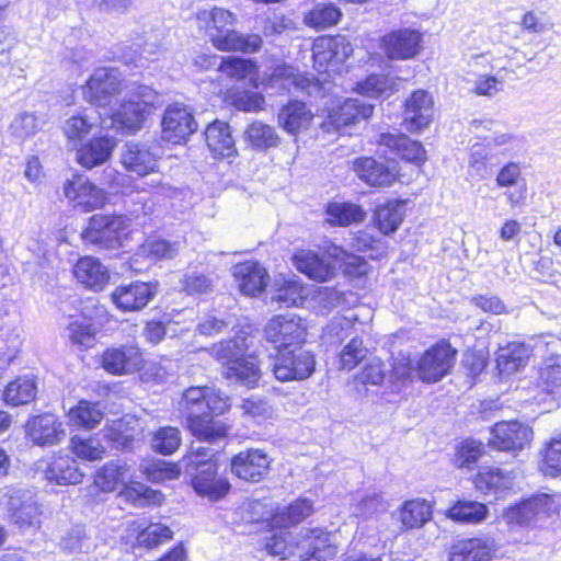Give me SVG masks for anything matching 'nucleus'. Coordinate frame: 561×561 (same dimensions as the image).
<instances>
[{"label":"nucleus","instance_id":"1","mask_svg":"<svg viewBox=\"0 0 561 561\" xmlns=\"http://www.w3.org/2000/svg\"><path fill=\"white\" fill-rule=\"evenodd\" d=\"M180 410L186 416V423L193 436L199 440L213 443L227 434V427L214 415L224 414L230 407L229 398L214 387H191L179 402Z\"/></svg>","mask_w":561,"mask_h":561},{"label":"nucleus","instance_id":"2","mask_svg":"<svg viewBox=\"0 0 561 561\" xmlns=\"http://www.w3.org/2000/svg\"><path fill=\"white\" fill-rule=\"evenodd\" d=\"M197 26L209 37L214 47L222 51L253 54L262 46L259 35H243L232 30L236 18L222 8L199 10L196 13Z\"/></svg>","mask_w":561,"mask_h":561},{"label":"nucleus","instance_id":"3","mask_svg":"<svg viewBox=\"0 0 561 561\" xmlns=\"http://www.w3.org/2000/svg\"><path fill=\"white\" fill-rule=\"evenodd\" d=\"M248 339L249 336L241 332L233 339L213 345L210 353L222 364L227 379L254 387L261 378V370L256 359L247 355L249 350Z\"/></svg>","mask_w":561,"mask_h":561},{"label":"nucleus","instance_id":"4","mask_svg":"<svg viewBox=\"0 0 561 561\" xmlns=\"http://www.w3.org/2000/svg\"><path fill=\"white\" fill-rule=\"evenodd\" d=\"M213 456V453L198 448L196 453L186 456L183 462L196 493L218 500L228 492L230 484L226 479L217 477V466Z\"/></svg>","mask_w":561,"mask_h":561},{"label":"nucleus","instance_id":"5","mask_svg":"<svg viewBox=\"0 0 561 561\" xmlns=\"http://www.w3.org/2000/svg\"><path fill=\"white\" fill-rule=\"evenodd\" d=\"M157 102L158 95L150 87L138 85L131 89L128 98H124L119 105L111 106L112 127L136 133Z\"/></svg>","mask_w":561,"mask_h":561},{"label":"nucleus","instance_id":"6","mask_svg":"<svg viewBox=\"0 0 561 561\" xmlns=\"http://www.w3.org/2000/svg\"><path fill=\"white\" fill-rule=\"evenodd\" d=\"M130 231V220L122 215L96 214L89 218L81 237L85 244L100 250H115L124 244Z\"/></svg>","mask_w":561,"mask_h":561},{"label":"nucleus","instance_id":"7","mask_svg":"<svg viewBox=\"0 0 561 561\" xmlns=\"http://www.w3.org/2000/svg\"><path fill=\"white\" fill-rule=\"evenodd\" d=\"M561 507V494H537L530 499L507 507L503 520L510 529L530 526L540 517L557 514Z\"/></svg>","mask_w":561,"mask_h":561},{"label":"nucleus","instance_id":"8","mask_svg":"<svg viewBox=\"0 0 561 561\" xmlns=\"http://www.w3.org/2000/svg\"><path fill=\"white\" fill-rule=\"evenodd\" d=\"M314 368L313 354L301 345L278 351L272 363V371L279 381L305 380Z\"/></svg>","mask_w":561,"mask_h":561},{"label":"nucleus","instance_id":"9","mask_svg":"<svg viewBox=\"0 0 561 561\" xmlns=\"http://www.w3.org/2000/svg\"><path fill=\"white\" fill-rule=\"evenodd\" d=\"M4 496L10 520L21 531L41 527L43 512L32 491L10 488Z\"/></svg>","mask_w":561,"mask_h":561},{"label":"nucleus","instance_id":"10","mask_svg":"<svg viewBox=\"0 0 561 561\" xmlns=\"http://www.w3.org/2000/svg\"><path fill=\"white\" fill-rule=\"evenodd\" d=\"M264 333L266 340L280 351L300 346L306 341L307 325L302 318L288 312L273 317Z\"/></svg>","mask_w":561,"mask_h":561},{"label":"nucleus","instance_id":"11","mask_svg":"<svg viewBox=\"0 0 561 561\" xmlns=\"http://www.w3.org/2000/svg\"><path fill=\"white\" fill-rule=\"evenodd\" d=\"M122 81V73L116 68L100 67L82 87L83 99L99 107H111L113 98L121 91Z\"/></svg>","mask_w":561,"mask_h":561},{"label":"nucleus","instance_id":"12","mask_svg":"<svg viewBox=\"0 0 561 561\" xmlns=\"http://www.w3.org/2000/svg\"><path fill=\"white\" fill-rule=\"evenodd\" d=\"M539 383L516 390V398L527 403H541L556 389L561 387V356L546 357L538 369Z\"/></svg>","mask_w":561,"mask_h":561},{"label":"nucleus","instance_id":"13","mask_svg":"<svg viewBox=\"0 0 561 561\" xmlns=\"http://www.w3.org/2000/svg\"><path fill=\"white\" fill-rule=\"evenodd\" d=\"M62 190L69 203L83 211L102 208L107 202L106 192L82 174H73L66 180Z\"/></svg>","mask_w":561,"mask_h":561},{"label":"nucleus","instance_id":"14","mask_svg":"<svg viewBox=\"0 0 561 561\" xmlns=\"http://www.w3.org/2000/svg\"><path fill=\"white\" fill-rule=\"evenodd\" d=\"M533 440V430L518 421H502L491 428L489 445L493 449L518 453L528 447Z\"/></svg>","mask_w":561,"mask_h":561},{"label":"nucleus","instance_id":"15","mask_svg":"<svg viewBox=\"0 0 561 561\" xmlns=\"http://www.w3.org/2000/svg\"><path fill=\"white\" fill-rule=\"evenodd\" d=\"M456 351L448 343H438L427 350L417 364L419 378L427 383L443 379L455 364Z\"/></svg>","mask_w":561,"mask_h":561},{"label":"nucleus","instance_id":"16","mask_svg":"<svg viewBox=\"0 0 561 561\" xmlns=\"http://www.w3.org/2000/svg\"><path fill=\"white\" fill-rule=\"evenodd\" d=\"M161 125L162 139L174 145L184 142L197 128L191 111L180 103L165 108Z\"/></svg>","mask_w":561,"mask_h":561},{"label":"nucleus","instance_id":"17","mask_svg":"<svg viewBox=\"0 0 561 561\" xmlns=\"http://www.w3.org/2000/svg\"><path fill=\"white\" fill-rule=\"evenodd\" d=\"M144 364L142 353L135 345L108 347L101 357L103 369L114 376L130 375L139 371Z\"/></svg>","mask_w":561,"mask_h":561},{"label":"nucleus","instance_id":"18","mask_svg":"<svg viewBox=\"0 0 561 561\" xmlns=\"http://www.w3.org/2000/svg\"><path fill=\"white\" fill-rule=\"evenodd\" d=\"M423 35L413 28H401L386 34L381 47L390 59L405 60L415 57L422 49Z\"/></svg>","mask_w":561,"mask_h":561},{"label":"nucleus","instance_id":"19","mask_svg":"<svg viewBox=\"0 0 561 561\" xmlns=\"http://www.w3.org/2000/svg\"><path fill=\"white\" fill-rule=\"evenodd\" d=\"M156 294V284L131 282L116 287L111 294V299L117 309L124 312H134L144 309Z\"/></svg>","mask_w":561,"mask_h":561},{"label":"nucleus","instance_id":"20","mask_svg":"<svg viewBox=\"0 0 561 561\" xmlns=\"http://www.w3.org/2000/svg\"><path fill=\"white\" fill-rule=\"evenodd\" d=\"M434 117V102L428 92L417 90L405 101L403 125L410 133L427 128Z\"/></svg>","mask_w":561,"mask_h":561},{"label":"nucleus","instance_id":"21","mask_svg":"<svg viewBox=\"0 0 561 561\" xmlns=\"http://www.w3.org/2000/svg\"><path fill=\"white\" fill-rule=\"evenodd\" d=\"M294 266L312 280L324 283L336 274V264L329 256V249L324 255H319L311 250H300L293 256Z\"/></svg>","mask_w":561,"mask_h":561},{"label":"nucleus","instance_id":"22","mask_svg":"<svg viewBox=\"0 0 561 561\" xmlns=\"http://www.w3.org/2000/svg\"><path fill=\"white\" fill-rule=\"evenodd\" d=\"M271 459L261 449H247L231 459V472L241 480L261 481L270 470Z\"/></svg>","mask_w":561,"mask_h":561},{"label":"nucleus","instance_id":"23","mask_svg":"<svg viewBox=\"0 0 561 561\" xmlns=\"http://www.w3.org/2000/svg\"><path fill=\"white\" fill-rule=\"evenodd\" d=\"M26 435L37 446H51L64 439L66 431L57 415L44 413L27 421Z\"/></svg>","mask_w":561,"mask_h":561},{"label":"nucleus","instance_id":"24","mask_svg":"<svg viewBox=\"0 0 561 561\" xmlns=\"http://www.w3.org/2000/svg\"><path fill=\"white\" fill-rule=\"evenodd\" d=\"M300 557L319 558L327 561L336 556L339 548L336 536L321 528L307 530V534L299 540Z\"/></svg>","mask_w":561,"mask_h":561},{"label":"nucleus","instance_id":"25","mask_svg":"<svg viewBox=\"0 0 561 561\" xmlns=\"http://www.w3.org/2000/svg\"><path fill=\"white\" fill-rule=\"evenodd\" d=\"M99 308L93 301L84 304L80 314H70L69 323L67 327L68 339L73 344L81 348H90L94 345L96 329L92 323V309Z\"/></svg>","mask_w":561,"mask_h":561},{"label":"nucleus","instance_id":"26","mask_svg":"<svg viewBox=\"0 0 561 561\" xmlns=\"http://www.w3.org/2000/svg\"><path fill=\"white\" fill-rule=\"evenodd\" d=\"M233 276L240 291L245 296L255 297L266 287L268 274L259 262H243L233 267Z\"/></svg>","mask_w":561,"mask_h":561},{"label":"nucleus","instance_id":"27","mask_svg":"<svg viewBox=\"0 0 561 561\" xmlns=\"http://www.w3.org/2000/svg\"><path fill=\"white\" fill-rule=\"evenodd\" d=\"M178 252L175 243L161 239L147 240L133 255L129 266L135 272H141L156 261L174 257Z\"/></svg>","mask_w":561,"mask_h":561},{"label":"nucleus","instance_id":"28","mask_svg":"<svg viewBox=\"0 0 561 561\" xmlns=\"http://www.w3.org/2000/svg\"><path fill=\"white\" fill-rule=\"evenodd\" d=\"M390 153L408 162L421 165L426 160V152L421 142L410 139L403 134H381L378 140Z\"/></svg>","mask_w":561,"mask_h":561},{"label":"nucleus","instance_id":"29","mask_svg":"<svg viewBox=\"0 0 561 561\" xmlns=\"http://www.w3.org/2000/svg\"><path fill=\"white\" fill-rule=\"evenodd\" d=\"M121 160L126 170L141 176L154 172L158 167L157 154L142 144L127 142Z\"/></svg>","mask_w":561,"mask_h":561},{"label":"nucleus","instance_id":"30","mask_svg":"<svg viewBox=\"0 0 561 561\" xmlns=\"http://www.w3.org/2000/svg\"><path fill=\"white\" fill-rule=\"evenodd\" d=\"M73 275L80 284L93 291L103 290L110 280L107 267L93 256L79 259L73 266Z\"/></svg>","mask_w":561,"mask_h":561},{"label":"nucleus","instance_id":"31","mask_svg":"<svg viewBox=\"0 0 561 561\" xmlns=\"http://www.w3.org/2000/svg\"><path fill=\"white\" fill-rule=\"evenodd\" d=\"M116 141L110 136L94 137L88 142H82L77 149V161L80 165L87 169L101 165L106 162L114 148Z\"/></svg>","mask_w":561,"mask_h":561},{"label":"nucleus","instance_id":"32","mask_svg":"<svg viewBox=\"0 0 561 561\" xmlns=\"http://www.w3.org/2000/svg\"><path fill=\"white\" fill-rule=\"evenodd\" d=\"M433 505L424 499L416 497L404 501L393 513V517L401 524V528L417 529L431 520Z\"/></svg>","mask_w":561,"mask_h":561},{"label":"nucleus","instance_id":"33","mask_svg":"<svg viewBox=\"0 0 561 561\" xmlns=\"http://www.w3.org/2000/svg\"><path fill=\"white\" fill-rule=\"evenodd\" d=\"M353 168L355 173L371 186H388L397 176L394 168L386 167L369 157L356 159L353 163Z\"/></svg>","mask_w":561,"mask_h":561},{"label":"nucleus","instance_id":"34","mask_svg":"<svg viewBox=\"0 0 561 561\" xmlns=\"http://www.w3.org/2000/svg\"><path fill=\"white\" fill-rule=\"evenodd\" d=\"M371 104L359 101L358 99H346L337 108L329 114V124L335 129L355 124L358 121L366 119L373 114Z\"/></svg>","mask_w":561,"mask_h":561},{"label":"nucleus","instance_id":"35","mask_svg":"<svg viewBox=\"0 0 561 561\" xmlns=\"http://www.w3.org/2000/svg\"><path fill=\"white\" fill-rule=\"evenodd\" d=\"M531 350L529 346L519 342H512L501 346L496 354V368L502 376H510L520 368L525 367Z\"/></svg>","mask_w":561,"mask_h":561},{"label":"nucleus","instance_id":"36","mask_svg":"<svg viewBox=\"0 0 561 561\" xmlns=\"http://www.w3.org/2000/svg\"><path fill=\"white\" fill-rule=\"evenodd\" d=\"M493 547L481 538L461 539L451 546L449 561H490Z\"/></svg>","mask_w":561,"mask_h":561},{"label":"nucleus","instance_id":"37","mask_svg":"<svg viewBox=\"0 0 561 561\" xmlns=\"http://www.w3.org/2000/svg\"><path fill=\"white\" fill-rule=\"evenodd\" d=\"M98 118L92 114L79 112L67 118L61 126V130L67 139V144L72 149L78 148L96 126Z\"/></svg>","mask_w":561,"mask_h":561},{"label":"nucleus","instance_id":"38","mask_svg":"<svg viewBox=\"0 0 561 561\" xmlns=\"http://www.w3.org/2000/svg\"><path fill=\"white\" fill-rule=\"evenodd\" d=\"M313 118L311 110L302 102H291L282 107L278 124L288 134L296 135L307 129Z\"/></svg>","mask_w":561,"mask_h":561},{"label":"nucleus","instance_id":"39","mask_svg":"<svg viewBox=\"0 0 561 561\" xmlns=\"http://www.w3.org/2000/svg\"><path fill=\"white\" fill-rule=\"evenodd\" d=\"M45 477L59 485L78 484L82 481L83 473L76 460L69 456H56L45 469Z\"/></svg>","mask_w":561,"mask_h":561},{"label":"nucleus","instance_id":"40","mask_svg":"<svg viewBox=\"0 0 561 561\" xmlns=\"http://www.w3.org/2000/svg\"><path fill=\"white\" fill-rule=\"evenodd\" d=\"M272 529L265 538V550L280 559H287L294 556L296 551L300 552L299 540H296L286 526H274L271 522Z\"/></svg>","mask_w":561,"mask_h":561},{"label":"nucleus","instance_id":"41","mask_svg":"<svg viewBox=\"0 0 561 561\" xmlns=\"http://www.w3.org/2000/svg\"><path fill=\"white\" fill-rule=\"evenodd\" d=\"M205 137L215 156L229 158L236 152L234 139L227 123L215 121L206 128Z\"/></svg>","mask_w":561,"mask_h":561},{"label":"nucleus","instance_id":"42","mask_svg":"<svg viewBox=\"0 0 561 561\" xmlns=\"http://www.w3.org/2000/svg\"><path fill=\"white\" fill-rule=\"evenodd\" d=\"M513 471H505L496 467H482L474 480L476 486L481 492H494L510 490L515 481Z\"/></svg>","mask_w":561,"mask_h":561},{"label":"nucleus","instance_id":"43","mask_svg":"<svg viewBox=\"0 0 561 561\" xmlns=\"http://www.w3.org/2000/svg\"><path fill=\"white\" fill-rule=\"evenodd\" d=\"M405 216V203L402 201H388L380 205L375 213L377 228L383 234L397 231Z\"/></svg>","mask_w":561,"mask_h":561},{"label":"nucleus","instance_id":"44","mask_svg":"<svg viewBox=\"0 0 561 561\" xmlns=\"http://www.w3.org/2000/svg\"><path fill=\"white\" fill-rule=\"evenodd\" d=\"M400 88V79L383 75H370L357 83V92L368 98H388Z\"/></svg>","mask_w":561,"mask_h":561},{"label":"nucleus","instance_id":"45","mask_svg":"<svg viewBox=\"0 0 561 561\" xmlns=\"http://www.w3.org/2000/svg\"><path fill=\"white\" fill-rule=\"evenodd\" d=\"M313 503L310 500L298 499L274 514L272 523L274 526H286L290 528L309 517L313 513Z\"/></svg>","mask_w":561,"mask_h":561},{"label":"nucleus","instance_id":"46","mask_svg":"<svg viewBox=\"0 0 561 561\" xmlns=\"http://www.w3.org/2000/svg\"><path fill=\"white\" fill-rule=\"evenodd\" d=\"M128 468L119 461H108L94 476V484L103 492H112L125 484Z\"/></svg>","mask_w":561,"mask_h":561},{"label":"nucleus","instance_id":"47","mask_svg":"<svg viewBox=\"0 0 561 561\" xmlns=\"http://www.w3.org/2000/svg\"><path fill=\"white\" fill-rule=\"evenodd\" d=\"M327 221L334 226H350L362 222L366 213L355 204L333 202L327 206Z\"/></svg>","mask_w":561,"mask_h":561},{"label":"nucleus","instance_id":"48","mask_svg":"<svg viewBox=\"0 0 561 561\" xmlns=\"http://www.w3.org/2000/svg\"><path fill=\"white\" fill-rule=\"evenodd\" d=\"M329 256L334 259L335 264L343 267V273L350 278H359L369 271V264L363 257L348 253L337 245L329 247Z\"/></svg>","mask_w":561,"mask_h":561},{"label":"nucleus","instance_id":"49","mask_svg":"<svg viewBox=\"0 0 561 561\" xmlns=\"http://www.w3.org/2000/svg\"><path fill=\"white\" fill-rule=\"evenodd\" d=\"M489 510L486 505L476 501H458L446 512V516L455 522L478 524L484 520Z\"/></svg>","mask_w":561,"mask_h":561},{"label":"nucleus","instance_id":"50","mask_svg":"<svg viewBox=\"0 0 561 561\" xmlns=\"http://www.w3.org/2000/svg\"><path fill=\"white\" fill-rule=\"evenodd\" d=\"M136 542L139 547L147 549L156 548L169 541L173 537V531L161 523H138Z\"/></svg>","mask_w":561,"mask_h":561},{"label":"nucleus","instance_id":"51","mask_svg":"<svg viewBox=\"0 0 561 561\" xmlns=\"http://www.w3.org/2000/svg\"><path fill=\"white\" fill-rule=\"evenodd\" d=\"M37 387L33 377L18 378L10 382L3 397L7 403L12 405L27 404L36 397Z\"/></svg>","mask_w":561,"mask_h":561},{"label":"nucleus","instance_id":"52","mask_svg":"<svg viewBox=\"0 0 561 561\" xmlns=\"http://www.w3.org/2000/svg\"><path fill=\"white\" fill-rule=\"evenodd\" d=\"M314 299L324 311H330L333 308H350L357 302V297L353 291H341L335 287H320Z\"/></svg>","mask_w":561,"mask_h":561},{"label":"nucleus","instance_id":"53","mask_svg":"<svg viewBox=\"0 0 561 561\" xmlns=\"http://www.w3.org/2000/svg\"><path fill=\"white\" fill-rule=\"evenodd\" d=\"M245 139L255 149L266 150L279 144V136L274 127L255 121L245 129Z\"/></svg>","mask_w":561,"mask_h":561},{"label":"nucleus","instance_id":"54","mask_svg":"<svg viewBox=\"0 0 561 561\" xmlns=\"http://www.w3.org/2000/svg\"><path fill=\"white\" fill-rule=\"evenodd\" d=\"M69 446L76 457L87 461L100 460L105 454V447L96 436L75 435Z\"/></svg>","mask_w":561,"mask_h":561},{"label":"nucleus","instance_id":"55","mask_svg":"<svg viewBox=\"0 0 561 561\" xmlns=\"http://www.w3.org/2000/svg\"><path fill=\"white\" fill-rule=\"evenodd\" d=\"M69 422L75 426L94 428L103 419L98 403L82 400L68 413Z\"/></svg>","mask_w":561,"mask_h":561},{"label":"nucleus","instance_id":"56","mask_svg":"<svg viewBox=\"0 0 561 561\" xmlns=\"http://www.w3.org/2000/svg\"><path fill=\"white\" fill-rule=\"evenodd\" d=\"M225 101L243 112H259L265 106V98L261 93L234 88L226 92Z\"/></svg>","mask_w":561,"mask_h":561},{"label":"nucleus","instance_id":"57","mask_svg":"<svg viewBox=\"0 0 561 561\" xmlns=\"http://www.w3.org/2000/svg\"><path fill=\"white\" fill-rule=\"evenodd\" d=\"M488 144L493 157H513L524 148L525 140L524 137L516 134L500 133L489 138Z\"/></svg>","mask_w":561,"mask_h":561},{"label":"nucleus","instance_id":"58","mask_svg":"<svg viewBox=\"0 0 561 561\" xmlns=\"http://www.w3.org/2000/svg\"><path fill=\"white\" fill-rule=\"evenodd\" d=\"M44 121L33 112H22L15 115L9 126L12 136L25 139L42 129Z\"/></svg>","mask_w":561,"mask_h":561},{"label":"nucleus","instance_id":"59","mask_svg":"<svg viewBox=\"0 0 561 561\" xmlns=\"http://www.w3.org/2000/svg\"><path fill=\"white\" fill-rule=\"evenodd\" d=\"M341 15V11L333 4L322 3L309 11L305 15L304 22L314 28H327L335 25Z\"/></svg>","mask_w":561,"mask_h":561},{"label":"nucleus","instance_id":"60","mask_svg":"<svg viewBox=\"0 0 561 561\" xmlns=\"http://www.w3.org/2000/svg\"><path fill=\"white\" fill-rule=\"evenodd\" d=\"M328 36L318 37L312 45L314 68L319 72L336 71L339 66L329 45Z\"/></svg>","mask_w":561,"mask_h":561},{"label":"nucleus","instance_id":"61","mask_svg":"<svg viewBox=\"0 0 561 561\" xmlns=\"http://www.w3.org/2000/svg\"><path fill=\"white\" fill-rule=\"evenodd\" d=\"M219 70L231 79L242 80L256 75V67L250 59L227 57L221 60Z\"/></svg>","mask_w":561,"mask_h":561},{"label":"nucleus","instance_id":"62","mask_svg":"<svg viewBox=\"0 0 561 561\" xmlns=\"http://www.w3.org/2000/svg\"><path fill=\"white\" fill-rule=\"evenodd\" d=\"M119 495L124 496L127 502H130L135 506H146L151 503H159L161 497L159 492L141 483L124 485Z\"/></svg>","mask_w":561,"mask_h":561},{"label":"nucleus","instance_id":"63","mask_svg":"<svg viewBox=\"0 0 561 561\" xmlns=\"http://www.w3.org/2000/svg\"><path fill=\"white\" fill-rule=\"evenodd\" d=\"M541 471L546 476L556 477L561 473V435L552 437L542 451Z\"/></svg>","mask_w":561,"mask_h":561},{"label":"nucleus","instance_id":"64","mask_svg":"<svg viewBox=\"0 0 561 561\" xmlns=\"http://www.w3.org/2000/svg\"><path fill=\"white\" fill-rule=\"evenodd\" d=\"M151 444L157 453L173 454L181 444L180 431L172 426L161 427L154 433Z\"/></svg>","mask_w":561,"mask_h":561}]
</instances>
